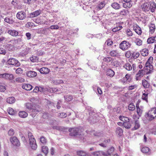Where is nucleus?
<instances>
[{
    "label": "nucleus",
    "mask_w": 156,
    "mask_h": 156,
    "mask_svg": "<svg viewBox=\"0 0 156 156\" xmlns=\"http://www.w3.org/2000/svg\"><path fill=\"white\" fill-rule=\"evenodd\" d=\"M23 89L27 90H30L32 88V86L30 84L23 83L22 86Z\"/></svg>",
    "instance_id": "19"
},
{
    "label": "nucleus",
    "mask_w": 156,
    "mask_h": 156,
    "mask_svg": "<svg viewBox=\"0 0 156 156\" xmlns=\"http://www.w3.org/2000/svg\"><path fill=\"white\" fill-rule=\"evenodd\" d=\"M6 79L9 80H12L14 79V76L12 74H6Z\"/></svg>",
    "instance_id": "47"
},
{
    "label": "nucleus",
    "mask_w": 156,
    "mask_h": 156,
    "mask_svg": "<svg viewBox=\"0 0 156 156\" xmlns=\"http://www.w3.org/2000/svg\"><path fill=\"white\" fill-rule=\"evenodd\" d=\"M126 32L128 36H131L133 35V33L129 29H127L126 30Z\"/></svg>",
    "instance_id": "61"
},
{
    "label": "nucleus",
    "mask_w": 156,
    "mask_h": 156,
    "mask_svg": "<svg viewBox=\"0 0 156 156\" xmlns=\"http://www.w3.org/2000/svg\"><path fill=\"white\" fill-rule=\"evenodd\" d=\"M125 3L123 4V7L125 8H129L131 7L132 5L130 3V2H125Z\"/></svg>",
    "instance_id": "40"
},
{
    "label": "nucleus",
    "mask_w": 156,
    "mask_h": 156,
    "mask_svg": "<svg viewBox=\"0 0 156 156\" xmlns=\"http://www.w3.org/2000/svg\"><path fill=\"white\" fill-rule=\"evenodd\" d=\"M140 127V125L139 122L137 121H135V125L134 128H133V130L137 129Z\"/></svg>",
    "instance_id": "42"
},
{
    "label": "nucleus",
    "mask_w": 156,
    "mask_h": 156,
    "mask_svg": "<svg viewBox=\"0 0 156 156\" xmlns=\"http://www.w3.org/2000/svg\"><path fill=\"white\" fill-rule=\"evenodd\" d=\"M120 81L123 84H125V83H127L128 82L127 81V80H126L125 77L123 78L120 80Z\"/></svg>",
    "instance_id": "62"
},
{
    "label": "nucleus",
    "mask_w": 156,
    "mask_h": 156,
    "mask_svg": "<svg viewBox=\"0 0 156 156\" xmlns=\"http://www.w3.org/2000/svg\"><path fill=\"white\" fill-rule=\"evenodd\" d=\"M41 150L42 152L45 155H46L48 152V148L46 146H44L42 147Z\"/></svg>",
    "instance_id": "31"
},
{
    "label": "nucleus",
    "mask_w": 156,
    "mask_h": 156,
    "mask_svg": "<svg viewBox=\"0 0 156 156\" xmlns=\"http://www.w3.org/2000/svg\"><path fill=\"white\" fill-rule=\"evenodd\" d=\"M40 72L43 74H48L49 72V69L46 67H42L40 69Z\"/></svg>",
    "instance_id": "21"
},
{
    "label": "nucleus",
    "mask_w": 156,
    "mask_h": 156,
    "mask_svg": "<svg viewBox=\"0 0 156 156\" xmlns=\"http://www.w3.org/2000/svg\"><path fill=\"white\" fill-rule=\"evenodd\" d=\"M112 58L110 57H107L104 58L103 60L104 62H109L111 61Z\"/></svg>",
    "instance_id": "57"
},
{
    "label": "nucleus",
    "mask_w": 156,
    "mask_h": 156,
    "mask_svg": "<svg viewBox=\"0 0 156 156\" xmlns=\"http://www.w3.org/2000/svg\"><path fill=\"white\" fill-rule=\"evenodd\" d=\"M34 25L33 23L29 22L26 24V27L27 28H32L34 27Z\"/></svg>",
    "instance_id": "51"
},
{
    "label": "nucleus",
    "mask_w": 156,
    "mask_h": 156,
    "mask_svg": "<svg viewBox=\"0 0 156 156\" xmlns=\"http://www.w3.org/2000/svg\"><path fill=\"white\" fill-rule=\"evenodd\" d=\"M8 33L13 36H16L18 34V32L15 30H9L8 31Z\"/></svg>",
    "instance_id": "26"
},
{
    "label": "nucleus",
    "mask_w": 156,
    "mask_h": 156,
    "mask_svg": "<svg viewBox=\"0 0 156 156\" xmlns=\"http://www.w3.org/2000/svg\"><path fill=\"white\" fill-rule=\"evenodd\" d=\"M92 154L94 156H105V152L102 151H95Z\"/></svg>",
    "instance_id": "22"
},
{
    "label": "nucleus",
    "mask_w": 156,
    "mask_h": 156,
    "mask_svg": "<svg viewBox=\"0 0 156 156\" xmlns=\"http://www.w3.org/2000/svg\"><path fill=\"white\" fill-rule=\"evenodd\" d=\"M58 116L59 117L61 118H66L67 116V114L66 113L62 112L58 114Z\"/></svg>",
    "instance_id": "50"
},
{
    "label": "nucleus",
    "mask_w": 156,
    "mask_h": 156,
    "mask_svg": "<svg viewBox=\"0 0 156 156\" xmlns=\"http://www.w3.org/2000/svg\"><path fill=\"white\" fill-rule=\"evenodd\" d=\"M148 94L147 93H144L143 94L142 96V99L147 103L148 102Z\"/></svg>",
    "instance_id": "39"
},
{
    "label": "nucleus",
    "mask_w": 156,
    "mask_h": 156,
    "mask_svg": "<svg viewBox=\"0 0 156 156\" xmlns=\"http://www.w3.org/2000/svg\"><path fill=\"white\" fill-rule=\"evenodd\" d=\"M27 75L29 77H34L37 76V73L35 71H30L27 72Z\"/></svg>",
    "instance_id": "18"
},
{
    "label": "nucleus",
    "mask_w": 156,
    "mask_h": 156,
    "mask_svg": "<svg viewBox=\"0 0 156 156\" xmlns=\"http://www.w3.org/2000/svg\"><path fill=\"white\" fill-rule=\"evenodd\" d=\"M140 53L138 52H133L132 54V57L134 59H136L139 57Z\"/></svg>",
    "instance_id": "49"
},
{
    "label": "nucleus",
    "mask_w": 156,
    "mask_h": 156,
    "mask_svg": "<svg viewBox=\"0 0 156 156\" xmlns=\"http://www.w3.org/2000/svg\"><path fill=\"white\" fill-rule=\"evenodd\" d=\"M108 46H110L113 44V41L110 40H108L105 42Z\"/></svg>",
    "instance_id": "63"
},
{
    "label": "nucleus",
    "mask_w": 156,
    "mask_h": 156,
    "mask_svg": "<svg viewBox=\"0 0 156 156\" xmlns=\"http://www.w3.org/2000/svg\"><path fill=\"white\" fill-rule=\"evenodd\" d=\"M111 6L113 8L115 9H119L120 8V6L119 4L116 2L112 3L111 5Z\"/></svg>",
    "instance_id": "37"
},
{
    "label": "nucleus",
    "mask_w": 156,
    "mask_h": 156,
    "mask_svg": "<svg viewBox=\"0 0 156 156\" xmlns=\"http://www.w3.org/2000/svg\"><path fill=\"white\" fill-rule=\"evenodd\" d=\"M123 131L122 129L120 127H118L116 128V133L119 136H121L123 134Z\"/></svg>",
    "instance_id": "30"
},
{
    "label": "nucleus",
    "mask_w": 156,
    "mask_h": 156,
    "mask_svg": "<svg viewBox=\"0 0 156 156\" xmlns=\"http://www.w3.org/2000/svg\"><path fill=\"white\" fill-rule=\"evenodd\" d=\"M149 32L151 34H153L155 30L156 27L154 24L151 23L149 26Z\"/></svg>",
    "instance_id": "16"
},
{
    "label": "nucleus",
    "mask_w": 156,
    "mask_h": 156,
    "mask_svg": "<svg viewBox=\"0 0 156 156\" xmlns=\"http://www.w3.org/2000/svg\"><path fill=\"white\" fill-rule=\"evenodd\" d=\"M146 116L149 120L151 121L156 117V108H154L149 111L146 115Z\"/></svg>",
    "instance_id": "5"
},
{
    "label": "nucleus",
    "mask_w": 156,
    "mask_h": 156,
    "mask_svg": "<svg viewBox=\"0 0 156 156\" xmlns=\"http://www.w3.org/2000/svg\"><path fill=\"white\" fill-rule=\"evenodd\" d=\"M128 108L129 110L133 111L134 110L135 108V106L133 104L131 103L129 105Z\"/></svg>",
    "instance_id": "52"
},
{
    "label": "nucleus",
    "mask_w": 156,
    "mask_h": 156,
    "mask_svg": "<svg viewBox=\"0 0 156 156\" xmlns=\"http://www.w3.org/2000/svg\"><path fill=\"white\" fill-rule=\"evenodd\" d=\"M134 42L138 46H140L142 44V41L138 38H135Z\"/></svg>",
    "instance_id": "32"
},
{
    "label": "nucleus",
    "mask_w": 156,
    "mask_h": 156,
    "mask_svg": "<svg viewBox=\"0 0 156 156\" xmlns=\"http://www.w3.org/2000/svg\"><path fill=\"white\" fill-rule=\"evenodd\" d=\"M23 71L21 68H19L16 69V72L17 74L22 73Z\"/></svg>",
    "instance_id": "64"
},
{
    "label": "nucleus",
    "mask_w": 156,
    "mask_h": 156,
    "mask_svg": "<svg viewBox=\"0 0 156 156\" xmlns=\"http://www.w3.org/2000/svg\"><path fill=\"white\" fill-rule=\"evenodd\" d=\"M16 16V18L19 20H23L26 18V14L24 11H21L17 13Z\"/></svg>",
    "instance_id": "8"
},
{
    "label": "nucleus",
    "mask_w": 156,
    "mask_h": 156,
    "mask_svg": "<svg viewBox=\"0 0 156 156\" xmlns=\"http://www.w3.org/2000/svg\"><path fill=\"white\" fill-rule=\"evenodd\" d=\"M70 132V135L71 136H75L79 134V130L77 128H70L69 129Z\"/></svg>",
    "instance_id": "11"
},
{
    "label": "nucleus",
    "mask_w": 156,
    "mask_h": 156,
    "mask_svg": "<svg viewBox=\"0 0 156 156\" xmlns=\"http://www.w3.org/2000/svg\"><path fill=\"white\" fill-rule=\"evenodd\" d=\"M154 36L149 38L147 40L148 43L151 44L154 42Z\"/></svg>",
    "instance_id": "45"
},
{
    "label": "nucleus",
    "mask_w": 156,
    "mask_h": 156,
    "mask_svg": "<svg viewBox=\"0 0 156 156\" xmlns=\"http://www.w3.org/2000/svg\"><path fill=\"white\" fill-rule=\"evenodd\" d=\"M64 98L67 101H69L72 100L73 96L71 95H66L64 96Z\"/></svg>",
    "instance_id": "53"
},
{
    "label": "nucleus",
    "mask_w": 156,
    "mask_h": 156,
    "mask_svg": "<svg viewBox=\"0 0 156 156\" xmlns=\"http://www.w3.org/2000/svg\"><path fill=\"white\" fill-rule=\"evenodd\" d=\"M141 151L143 153H146L147 155H150L151 154L150 149L147 147H143L142 148Z\"/></svg>",
    "instance_id": "17"
},
{
    "label": "nucleus",
    "mask_w": 156,
    "mask_h": 156,
    "mask_svg": "<svg viewBox=\"0 0 156 156\" xmlns=\"http://www.w3.org/2000/svg\"><path fill=\"white\" fill-rule=\"evenodd\" d=\"M51 29H58L59 28V27L58 25H54L51 26L50 27Z\"/></svg>",
    "instance_id": "59"
},
{
    "label": "nucleus",
    "mask_w": 156,
    "mask_h": 156,
    "mask_svg": "<svg viewBox=\"0 0 156 156\" xmlns=\"http://www.w3.org/2000/svg\"><path fill=\"white\" fill-rule=\"evenodd\" d=\"M131 46V44L128 41H122L119 44V47L121 49L124 51L128 49Z\"/></svg>",
    "instance_id": "6"
},
{
    "label": "nucleus",
    "mask_w": 156,
    "mask_h": 156,
    "mask_svg": "<svg viewBox=\"0 0 156 156\" xmlns=\"http://www.w3.org/2000/svg\"><path fill=\"white\" fill-rule=\"evenodd\" d=\"M123 67L126 70L130 71L132 69V67L131 65L128 63H127L123 66Z\"/></svg>",
    "instance_id": "33"
},
{
    "label": "nucleus",
    "mask_w": 156,
    "mask_h": 156,
    "mask_svg": "<svg viewBox=\"0 0 156 156\" xmlns=\"http://www.w3.org/2000/svg\"><path fill=\"white\" fill-rule=\"evenodd\" d=\"M40 141L41 143L43 144H45L47 142V140L44 136H41L40 138Z\"/></svg>",
    "instance_id": "46"
},
{
    "label": "nucleus",
    "mask_w": 156,
    "mask_h": 156,
    "mask_svg": "<svg viewBox=\"0 0 156 156\" xmlns=\"http://www.w3.org/2000/svg\"><path fill=\"white\" fill-rule=\"evenodd\" d=\"M149 2H145L141 6L142 10L144 12H148L150 11V8Z\"/></svg>",
    "instance_id": "10"
},
{
    "label": "nucleus",
    "mask_w": 156,
    "mask_h": 156,
    "mask_svg": "<svg viewBox=\"0 0 156 156\" xmlns=\"http://www.w3.org/2000/svg\"><path fill=\"white\" fill-rule=\"evenodd\" d=\"M142 84L143 86L145 88H147L149 87V84L148 82L145 80H144L142 81Z\"/></svg>",
    "instance_id": "41"
},
{
    "label": "nucleus",
    "mask_w": 156,
    "mask_h": 156,
    "mask_svg": "<svg viewBox=\"0 0 156 156\" xmlns=\"http://www.w3.org/2000/svg\"><path fill=\"white\" fill-rule=\"evenodd\" d=\"M8 112L9 114L10 115H13L14 114V112L13 109L12 108H9L8 110Z\"/></svg>",
    "instance_id": "60"
},
{
    "label": "nucleus",
    "mask_w": 156,
    "mask_h": 156,
    "mask_svg": "<svg viewBox=\"0 0 156 156\" xmlns=\"http://www.w3.org/2000/svg\"><path fill=\"white\" fill-rule=\"evenodd\" d=\"M106 74L107 76L110 77L113 76L115 75L114 72L111 69L108 70L106 72Z\"/></svg>",
    "instance_id": "28"
},
{
    "label": "nucleus",
    "mask_w": 156,
    "mask_h": 156,
    "mask_svg": "<svg viewBox=\"0 0 156 156\" xmlns=\"http://www.w3.org/2000/svg\"><path fill=\"white\" fill-rule=\"evenodd\" d=\"M111 56L113 57H116L119 55V53L117 50H113L110 52Z\"/></svg>",
    "instance_id": "35"
},
{
    "label": "nucleus",
    "mask_w": 156,
    "mask_h": 156,
    "mask_svg": "<svg viewBox=\"0 0 156 156\" xmlns=\"http://www.w3.org/2000/svg\"><path fill=\"white\" fill-rule=\"evenodd\" d=\"M16 81L18 83H22L25 82V80L23 78L18 77L16 78Z\"/></svg>",
    "instance_id": "54"
},
{
    "label": "nucleus",
    "mask_w": 156,
    "mask_h": 156,
    "mask_svg": "<svg viewBox=\"0 0 156 156\" xmlns=\"http://www.w3.org/2000/svg\"><path fill=\"white\" fill-rule=\"evenodd\" d=\"M87 132L88 133H89L92 136H101V133L99 132H95L94 130L91 131H88L87 130Z\"/></svg>",
    "instance_id": "20"
},
{
    "label": "nucleus",
    "mask_w": 156,
    "mask_h": 156,
    "mask_svg": "<svg viewBox=\"0 0 156 156\" xmlns=\"http://www.w3.org/2000/svg\"><path fill=\"white\" fill-rule=\"evenodd\" d=\"M128 12V11L126 9H123L120 12V14L121 15H122L123 16H125L126 15L127 12Z\"/></svg>",
    "instance_id": "56"
},
{
    "label": "nucleus",
    "mask_w": 156,
    "mask_h": 156,
    "mask_svg": "<svg viewBox=\"0 0 156 156\" xmlns=\"http://www.w3.org/2000/svg\"><path fill=\"white\" fill-rule=\"evenodd\" d=\"M153 60V57H150L148 59L147 61L145 64V69L147 70L146 72L147 74H149L153 72V66L152 64Z\"/></svg>",
    "instance_id": "2"
},
{
    "label": "nucleus",
    "mask_w": 156,
    "mask_h": 156,
    "mask_svg": "<svg viewBox=\"0 0 156 156\" xmlns=\"http://www.w3.org/2000/svg\"><path fill=\"white\" fill-rule=\"evenodd\" d=\"M30 145L32 149L35 150L37 148V145L35 138L30 132H28Z\"/></svg>",
    "instance_id": "3"
},
{
    "label": "nucleus",
    "mask_w": 156,
    "mask_h": 156,
    "mask_svg": "<svg viewBox=\"0 0 156 156\" xmlns=\"http://www.w3.org/2000/svg\"><path fill=\"white\" fill-rule=\"evenodd\" d=\"M38 58L36 56H32L30 58V61L33 62H36L38 60Z\"/></svg>",
    "instance_id": "48"
},
{
    "label": "nucleus",
    "mask_w": 156,
    "mask_h": 156,
    "mask_svg": "<svg viewBox=\"0 0 156 156\" xmlns=\"http://www.w3.org/2000/svg\"><path fill=\"white\" fill-rule=\"evenodd\" d=\"M77 153L79 156H91L90 155H87L86 152L82 151H77Z\"/></svg>",
    "instance_id": "34"
},
{
    "label": "nucleus",
    "mask_w": 156,
    "mask_h": 156,
    "mask_svg": "<svg viewBox=\"0 0 156 156\" xmlns=\"http://www.w3.org/2000/svg\"><path fill=\"white\" fill-rule=\"evenodd\" d=\"M143 70H140L136 74L135 76V79L136 80H140L141 78L144 76V74L143 73Z\"/></svg>",
    "instance_id": "12"
},
{
    "label": "nucleus",
    "mask_w": 156,
    "mask_h": 156,
    "mask_svg": "<svg viewBox=\"0 0 156 156\" xmlns=\"http://www.w3.org/2000/svg\"><path fill=\"white\" fill-rule=\"evenodd\" d=\"M26 108L31 112V115L34 117L40 111V109L38 106L34 107L32 104L30 103H27L26 104Z\"/></svg>",
    "instance_id": "1"
},
{
    "label": "nucleus",
    "mask_w": 156,
    "mask_h": 156,
    "mask_svg": "<svg viewBox=\"0 0 156 156\" xmlns=\"http://www.w3.org/2000/svg\"><path fill=\"white\" fill-rule=\"evenodd\" d=\"M118 26L115 27L112 29V30L113 32H116L119 31L122 28V26H119V24H118Z\"/></svg>",
    "instance_id": "44"
},
{
    "label": "nucleus",
    "mask_w": 156,
    "mask_h": 156,
    "mask_svg": "<svg viewBox=\"0 0 156 156\" xmlns=\"http://www.w3.org/2000/svg\"><path fill=\"white\" fill-rule=\"evenodd\" d=\"M30 50V49L29 48H26L24 50V52H22V55L23 56L26 55L28 54Z\"/></svg>",
    "instance_id": "55"
},
{
    "label": "nucleus",
    "mask_w": 156,
    "mask_h": 156,
    "mask_svg": "<svg viewBox=\"0 0 156 156\" xmlns=\"http://www.w3.org/2000/svg\"><path fill=\"white\" fill-rule=\"evenodd\" d=\"M19 116L21 118H25L28 116V114L25 111H20L19 113Z\"/></svg>",
    "instance_id": "29"
},
{
    "label": "nucleus",
    "mask_w": 156,
    "mask_h": 156,
    "mask_svg": "<svg viewBox=\"0 0 156 156\" xmlns=\"http://www.w3.org/2000/svg\"><path fill=\"white\" fill-rule=\"evenodd\" d=\"M149 5L150 6L149 7L150 8V11L152 12H154L156 9V4L153 2H149Z\"/></svg>",
    "instance_id": "15"
},
{
    "label": "nucleus",
    "mask_w": 156,
    "mask_h": 156,
    "mask_svg": "<svg viewBox=\"0 0 156 156\" xmlns=\"http://www.w3.org/2000/svg\"><path fill=\"white\" fill-rule=\"evenodd\" d=\"M99 0H95V1H98ZM106 0H100L99 1V3L98 4V8L99 9H102L105 5L106 4Z\"/></svg>",
    "instance_id": "14"
},
{
    "label": "nucleus",
    "mask_w": 156,
    "mask_h": 156,
    "mask_svg": "<svg viewBox=\"0 0 156 156\" xmlns=\"http://www.w3.org/2000/svg\"><path fill=\"white\" fill-rule=\"evenodd\" d=\"M126 80H127L128 82H130L131 80V75L128 74H126L125 76Z\"/></svg>",
    "instance_id": "58"
},
{
    "label": "nucleus",
    "mask_w": 156,
    "mask_h": 156,
    "mask_svg": "<svg viewBox=\"0 0 156 156\" xmlns=\"http://www.w3.org/2000/svg\"><path fill=\"white\" fill-rule=\"evenodd\" d=\"M6 101L7 103L12 104L14 103L15 102L16 100L14 97H11L7 98Z\"/></svg>",
    "instance_id": "24"
},
{
    "label": "nucleus",
    "mask_w": 156,
    "mask_h": 156,
    "mask_svg": "<svg viewBox=\"0 0 156 156\" xmlns=\"http://www.w3.org/2000/svg\"><path fill=\"white\" fill-rule=\"evenodd\" d=\"M119 118L123 122V126L126 128L129 129L131 127L132 122L129 121L128 117L120 116Z\"/></svg>",
    "instance_id": "4"
},
{
    "label": "nucleus",
    "mask_w": 156,
    "mask_h": 156,
    "mask_svg": "<svg viewBox=\"0 0 156 156\" xmlns=\"http://www.w3.org/2000/svg\"><path fill=\"white\" fill-rule=\"evenodd\" d=\"M63 82L62 80H52V83L55 84H58L62 83Z\"/></svg>",
    "instance_id": "43"
},
{
    "label": "nucleus",
    "mask_w": 156,
    "mask_h": 156,
    "mask_svg": "<svg viewBox=\"0 0 156 156\" xmlns=\"http://www.w3.org/2000/svg\"><path fill=\"white\" fill-rule=\"evenodd\" d=\"M114 150V148L113 147L111 148L107 151V153H105V156H113L112 154Z\"/></svg>",
    "instance_id": "23"
},
{
    "label": "nucleus",
    "mask_w": 156,
    "mask_h": 156,
    "mask_svg": "<svg viewBox=\"0 0 156 156\" xmlns=\"http://www.w3.org/2000/svg\"><path fill=\"white\" fill-rule=\"evenodd\" d=\"M137 113L138 115V116L137 117V119H139V117L141 116L142 112V109H140V108L137 105L136 106Z\"/></svg>",
    "instance_id": "38"
},
{
    "label": "nucleus",
    "mask_w": 156,
    "mask_h": 156,
    "mask_svg": "<svg viewBox=\"0 0 156 156\" xmlns=\"http://www.w3.org/2000/svg\"><path fill=\"white\" fill-rule=\"evenodd\" d=\"M7 62L9 65H14L16 66H19L20 65V62L16 59L13 58H9Z\"/></svg>",
    "instance_id": "7"
},
{
    "label": "nucleus",
    "mask_w": 156,
    "mask_h": 156,
    "mask_svg": "<svg viewBox=\"0 0 156 156\" xmlns=\"http://www.w3.org/2000/svg\"><path fill=\"white\" fill-rule=\"evenodd\" d=\"M10 140L11 143L14 145L16 146H20V143L16 137H11L10 138Z\"/></svg>",
    "instance_id": "9"
},
{
    "label": "nucleus",
    "mask_w": 156,
    "mask_h": 156,
    "mask_svg": "<svg viewBox=\"0 0 156 156\" xmlns=\"http://www.w3.org/2000/svg\"><path fill=\"white\" fill-rule=\"evenodd\" d=\"M133 29L138 35H140L142 33V31L140 28L137 24H134L133 26Z\"/></svg>",
    "instance_id": "13"
},
{
    "label": "nucleus",
    "mask_w": 156,
    "mask_h": 156,
    "mask_svg": "<svg viewBox=\"0 0 156 156\" xmlns=\"http://www.w3.org/2000/svg\"><path fill=\"white\" fill-rule=\"evenodd\" d=\"M41 13L40 10H38L30 14V15L31 17L33 18L39 15Z\"/></svg>",
    "instance_id": "27"
},
{
    "label": "nucleus",
    "mask_w": 156,
    "mask_h": 156,
    "mask_svg": "<svg viewBox=\"0 0 156 156\" xmlns=\"http://www.w3.org/2000/svg\"><path fill=\"white\" fill-rule=\"evenodd\" d=\"M140 53L143 56H146L148 55L149 51L147 48H144L141 50Z\"/></svg>",
    "instance_id": "25"
},
{
    "label": "nucleus",
    "mask_w": 156,
    "mask_h": 156,
    "mask_svg": "<svg viewBox=\"0 0 156 156\" xmlns=\"http://www.w3.org/2000/svg\"><path fill=\"white\" fill-rule=\"evenodd\" d=\"M4 21L5 22L10 24H12L13 23L12 19L8 17H6L5 18Z\"/></svg>",
    "instance_id": "36"
}]
</instances>
